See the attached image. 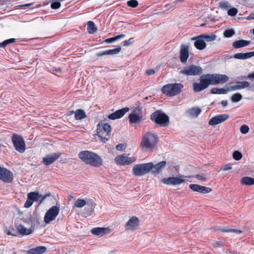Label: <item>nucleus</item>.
Wrapping results in <instances>:
<instances>
[{
	"label": "nucleus",
	"mask_w": 254,
	"mask_h": 254,
	"mask_svg": "<svg viewBox=\"0 0 254 254\" xmlns=\"http://www.w3.org/2000/svg\"><path fill=\"white\" fill-rule=\"evenodd\" d=\"M228 79V77L225 74H205L200 76L199 83L194 82L193 83V90L195 92H200L207 88L209 85L224 83L227 82Z\"/></svg>",
	"instance_id": "f257e3e1"
},
{
	"label": "nucleus",
	"mask_w": 254,
	"mask_h": 254,
	"mask_svg": "<svg viewBox=\"0 0 254 254\" xmlns=\"http://www.w3.org/2000/svg\"><path fill=\"white\" fill-rule=\"evenodd\" d=\"M78 156L82 161L94 167H99L103 163L100 156L91 151L87 150L81 151L79 153Z\"/></svg>",
	"instance_id": "f03ea898"
},
{
	"label": "nucleus",
	"mask_w": 254,
	"mask_h": 254,
	"mask_svg": "<svg viewBox=\"0 0 254 254\" xmlns=\"http://www.w3.org/2000/svg\"><path fill=\"white\" fill-rule=\"evenodd\" d=\"M158 137L153 132H149L144 135L140 143V147L143 149L153 150L156 148Z\"/></svg>",
	"instance_id": "7ed1b4c3"
},
{
	"label": "nucleus",
	"mask_w": 254,
	"mask_h": 254,
	"mask_svg": "<svg viewBox=\"0 0 254 254\" xmlns=\"http://www.w3.org/2000/svg\"><path fill=\"white\" fill-rule=\"evenodd\" d=\"M111 132V126L107 123H100L97 128V135L101 141L105 143L108 140Z\"/></svg>",
	"instance_id": "20e7f679"
},
{
	"label": "nucleus",
	"mask_w": 254,
	"mask_h": 254,
	"mask_svg": "<svg viewBox=\"0 0 254 254\" xmlns=\"http://www.w3.org/2000/svg\"><path fill=\"white\" fill-rule=\"evenodd\" d=\"M183 87L182 83L168 84L163 86L161 91L167 95L174 96L181 93Z\"/></svg>",
	"instance_id": "39448f33"
},
{
	"label": "nucleus",
	"mask_w": 254,
	"mask_h": 254,
	"mask_svg": "<svg viewBox=\"0 0 254 254\" xmlns=\"http://www.w3.org/2000/svg\"><path fill=\"white\" fill-rule=\"evenodd\" d=\"M152 166V162L137 164L133 166L132 173L136 176H142L151 171Z\"/></svg>",
	"instance_id": "423d86ee"
},
{
	"label": "nucleus",
	"mask_w": 254,
	"mask_h": 254,
	"mask_svg": "<svg viewBox=\"0 0 254 254\" xmlns=\"http://www.w3.org/2000/svg\"><path fill=\"white\" fill-rule=\"evenodd\" d=\"M190 176L180 175L178 177L164 178L162 180V182L166 185L178 186L186 182L188 180L187 178H190Z\"/></svg>",
	"instance_id": "0eeeda50"
},
{
	"label": "nucleus",
	"mask_w": 254,
	"mask_h": 254,
	"mask_svg": "<svg viewBox=\"0 0 254 254\" xmlns=\"http://www.w3.org/2000/svg\"><path fill=\"white\" fill-rule=\"evenodd\" d=\"M151 119L156 124L163 127H166L169 124L168 116L160 111L153 113L151 116Z\"/></svg>",
	"instance_id": "6e6552de"
},
{
	"label": "nucleus",
	"mask_w": 254,
	"mask_h": 254,
	"mask_svg": "<svg viewBox=\"0 0 254 254\" xmlns=\"http://www.w3.org/2000/svg\"><path fill=\"white\" fill-rule=\"evenodd\" d=\"M202 72V68L195 65H190L182 68L180 73L187 76H194L200 75Z\"/></svg>",
	"instance_id": "1a4fd4ad"
},
{
	"label": "nucleus",
	"mask_w": 254,
	"mask_h": 254,
	"mask_svg": "<svg viewBox=\"0 0 254 254\" xmlns=\"http://www.w3.org/2000/svg\"><path fill=\"white\" fill-rule=\"evenodd\" d=\"M11 140L15 149L20 153H23L25 150V141L20 135L14 134L12 137Z\"/></svg>",
	"instance_id": "9d476101"
},
{
	"label": "nucleus",
	"mask_w": 254,
	"mask_h": 254,
	"mask_svg": "<svg viewBox=\"0 0 254 254\" xmlns=\"http://www.w3.org/2000/svg\"><path fill=\"white\" fill-rule=\"evenodd\" d=\"M60 212V207L57 206H54L51 207L46 213L44 216V221L46 223L49 224L54 220Z\"/></svg>",
	"instance_id": "9b49d317"
},
{
	"label": "nucleus",
	"mask_w": 254,
	"mask_h": 254,
	"mask_svg": "<svg viewBox=\"0 0 254 254\" xmlns=\"http://www.w3.org/2000/svg\"><path fill=\"white\" fill-rule=\"evenodd\" d=\"M135 160V157H128L126 154L118 155L115 158V162L117 164L121 165H127L134 162Z\"/></svg>",
	"instance_id": "f8f14e48"
},
{
	"label": "nucleus",
	"mask_w": 254,
	"mask_h": 254,
	"mask_svg": "<svg viewBox=\"0 0 254 254\" xmlns=\"http://www.w3.org/2000/svg\"><path fill=\"white\" fill-rule=\"evenodd\" d=\"M142 117V109L140 107L134 108L129 116V121L132 124L139 122Z\"/></svg>",
	"instance_id": "ddd939ff"
},
{
	"label": "nucleus",
	"mask_w": 254,
	"mask_h": 254,
	"mask_svg": "<svg viewBox=\"0 0 254 254\" xmlns=\"http://www.w3.org/2000/svg\"><path fill=\"white\" fill-rule=\"evenodd\" d=\"M13 174L7 169L0 167V179L5 183H10L13 180Z\"/></svg>",
	"instance_id": "4468645a"
},
{
	"label": "nucleus",
	"mask_w": 254,
	"mask_h": 254,
	"mask_svg": "<svg viewBox=\"0 0 254 254\" xmlns=\"http://www.w3.org/2000/svg\"><path fill=\"white\" fill-rule=\"evenodd\" d=\"M229 118V115L226 114L217 115L212 117L209 120L208 124L210 126H215L225 122Z\"/></svg>",
	"instance_id": "2eb2a0df"
},
{
	"label": "nucleus",
	"mask_w": 254,
	"mask_h": 254,
	"mask_svg": "<svg viewBox=\"0 0 254 254\" xmlns=\"http://www.w3.org/2000/svg\"><path fill=\"white\" fill-rule=\"evenodd\" d=\"M61 155V154L60 152L47 155L43 158V162L45 165H49L57 160Z\"/></svg>",
	"instance_id": "dca6fc26"
},
{
	"label": "nucleus",
	"mask_w": 254,
	"mask_h": 254,
	"mask_svg": "<svg viewBox=\"0 0 254 254\" xmlns=\"http://www.w3.org/2000/svg\"><path fill=\"white\" fill-rule=\"evenodd\" d=\"M189 187L193 191L202 193H208L211 190V189L209 188L201 186L196 184H190L189 185Z\"/></svg>",
	"instance_id": "f3484780"
},
{
	"label": "nucleus",
	"mask_w": 254,
	"mask_h": 254,
	"mask_svg": "<svg viewBox=\"0 0 254 254\" xmlns=\"http://www.w3.org/2000/svg\"><path fill=\"white\" fill-rule=\"evenodd\" d=\"M128 111V108H124L122 109L118 110L115 112L109 115L108 116V118L111 120H116L120 119L122 118Z\"/></svg>",
	"instance_id": "a211bd4d"
},
{
	"label": "nucleus",
	"mask_w": 254,
	"mask_h": 254,
	"mask_svg": "<svg viewBox=\"0 0 254 254\" xmlns=\"http://www.w3.org/2000/svg\"><path fill=\"white\" fill-rule=\"evenodd\" d=\"M250 83L248 81H239L231 83L230 89L231 90H237L244 89L249 86Z\"/></svg>",
	"instance_id": "6ab92c4d"
},
{
	"label": "nucleus",
	"mask_w": 254,
	"mask_h": 254,
	"mask_svg": "<svg viewBox=\"0 0 254 254\" xmlns=\"http://www.w3.org/2000/svg\"><path fill=\"white\" fill-rule=\"evenodd\" d=\"M166 165V162L162 161L159 162L158 163L154 165L152 163V167L151 168V172L152 174H159L161 172Z\"/></svg>",
	"instance_id": "aec40b11"
},
{
	"label": "nucleus",
	"mask_w": 254,
	"mask_h": 254,
	"mask_svg": "<svg viewBox=\"0 0 254 254\" xmlns=\"http://www.w3.org/2000/svg\"><path fill=\"white\" fill-rule=\"evenodd\" d=\"M91 233L96 236H102L107 234L111 232V229L108 228L97 227L93 228L91 230Z\"/></svg>",
	"instance_id": "412c9836"
},
{
	"label": "nucleus",
	"mask_w": 254,
	"mask_h": 254,
	"mask_svg": "<svg viewBox=\"0 0 254 254\" xmlns=\"http://www.w3.org/2000/svg\"><path fill=\"white\" fill-rule=\"evenodd\" d=\"M121 50V48L119 47L115 49H108L104 50L97 54V55L99 57H102L105 55H114L118 54Z\"/></svg>",
	"instance_id": "4be33fe9"
},
{
	"label": "nucleus",
	"mask_w": 254,
	"mask_h": 254,
	"mask_svg": "<svg viewBox=\"0 0 254 254\" xmlns=\"http://www.w3.org/2000/svg\"><path fill=\"white\" fill-rule=\"evenodd\" d=\"M138 219L136 217H132L127 222L126 228L127 230L134 229L138 226Z\"/></svg>",
	"instance_id": "5701e85b"
},
{
	"label": "nucleus",
	"mask_w": 254,
	"mask_h": 254,
	"mask_svg": "<svg viewBox=\"0 0 254 254\" xmlns=\"http://www.w3.org/2000/svg\"><path fill=\"white\" fill-rule=\"evenodd\" d=\"M47 251V248L44 246L37 247L27 251V254H44Z\"/></svg>",
	"instance_id": "b1692460"
},
{
	"label": "nucleus",
	"mask_w": 254,
	"mask_h": 254,
	"mask_svg": "<svg viewBox=\"0 0 254 254\" xmlns=\"http://www.w3.org/2000/svg\"><path fill=\"white\" fill-rule=\"evenodd\" d=\"M27 196L33 202L39 200L40 202H42L45 198V196H43L42 194L36 192H31L28 193Z\"/></svg>",
	"instance_id": "393cba45"
},
{
	"label": "nucleus",
	"mask_w": 254,
	"mask_h": 254,
	"mask_svg": "<svg viewBox=\"0 0 254 254\" xmlns=\"http://www.w3.org/2000/svg\"><path fill=\"white\" fill-rule=\"evenodd\" d=\"M189 57V50L187 47L183 46L180 51V60L181 61L185 63L187 62Z\"/></svg>",
	"instance_id": "a878e982"
},
{
	"label": "nucleus",
	"mask_w": 254,
	"mask_h": 254,
	"mask_svg": "<svg viewBox=\"0 0 254 254\" xmlns=\"http://www.w3.org/2000/svg\"><path fill=\"white\" fill-rule=\"evenodd\" d=\"M201 112V110L199 107H194L190 109H189L187 110V113L188 116L192 117V118H196L197 117L199 114Z\"/></svg>",
	"instance_id": "bb28decb"
},
{
	"label": "nucleus",
	"mask_w": 254,
	"mask_h": 254,
	"mask_svg": "<svg viewBox=\"0 0 254 254\" xmlns=\"http://www.w3.org/2000/svg\"><path fill=\"white\" fill-rule=\"evenodd\" d=\"M254 56V52L246 53H237L234 55V58L239 60H246Z\"/></svg>",
	"instance_id": "cd10ccee"
},
{
	"label": "nucleus",
	"mask_w": 254,
	"mask_h": 254,
	"mask_svg": "<svg viewBox=\"0 0 254 254\" xmlns=\"http://www.w3.org/2000/svg\"><path fill=\"white\" fill-rule=\"evenodd\" d=\"M195 39L196 41L194 42V46L196 48L201 50L206 47V44L200 36Z\"/></svg>",
	"instance_id": "c85d7f7f"
},
{
	"label": "nucleus",
	"mask_w": 254,
	"mask_h": 254,
	"mask_svg": "<svg viewBox=\"0 0 254 254\" xmlns=\"http://www.w3.org/2000/svg\"><path fill=\"white\" fill-rule=\"evenodd\" d=\"M251 41L245 40H240L238 41H235L233 43V46L236 49L240 48L242 47H244L248 46Z\"/></svg>",
	"instance_id": "c756f323"
},
{
	"label": "nucleus",
	"mask_w": 254,
	"mask_h": 254,
	"mask_svg": "<svg viewBox=\"0 0 254 254\" xmlns=\"http://www.w3.org/2000/svg\"><path fill=\"white\" fill-rule=\"evenodd\" d=\"M71 113H74L75 119L77 120H82L86 117L84 111L81 109L77 110L75 112L71 111Z\"/></svg>",
	"instance_id": "7c9ffc66"
},
{
	"label": "nucleus",
	"mask_w": 254,
	"mask_h": 254,
	"mask_svg": "<svg viewBox=\"0 0 254 254\" xmlns=\"http://www.w3.org/2000/svg\"><path fill=\"white\" fill-rule=\"evenodd\" d=\"M18 232L23 235H29L32 233V230L30 229H26V228L22 225H19L17 227Z\"/></svg>",
	"instance_id": "2f4dec72"
},
{
	"label": "nucleus",
	"mask_w": 254,
	"mask_h": 254,
	"mask_svg": "<svg viewBox=\"0 0 254 254\" xmlns=\"http://www.w3.org/2000/svg\"><path fill=\"white\" fill-rule=\"evenodd\" d=\"M241 183L242 185H254V178H252L249 177H244L241 180Z\"/></svg>",
	"instance_id": "473e14b6"
},
{
	"label": "nucleus",
	"mask_w": 254,
	"mask_h": 254,
	"mask_svg": "<svg viewBox=\"0 0 254 254\" xmlns=\"http://www.w3.org/2000/svg\"><path fill=\"white\" fill-rule=\"evenodd\" d=\"M97 30V28L92 21H90L87 22V30L90 34L94 33Z\"/></svg>",
	"instance_id": "72a5a7b5"
},
{
	"label": "nucleus",
	"mask_w": 254,
	"mask_h": 254,
	"mask_svg": "<svg viewBox=\"0 0 254 254\" xmlns=\"http://www.w3.org/2000/svg\"><path fill=\"white\" fill-rule=\"evenodd\" d=\"M221 232H232L235 234H240L242 231L238 229H230L228 227H221L219 229Z\"/></svg>",
	"instance_id": "f704fd0d"
},
{
	"label": "nucleus",
	"mask_w": 254,
	"mask_h": 254,
	"mask_svg": "<svg viewBox=\"0 0 254 254\" xmlns=\"http://www.w3.org/2000/svg\"><path fill=\"white\" fill-rule=\"evenodd\" d=\"M204 41L211 42L215 40L216 38V35L214 34L210 35H200Z\"/></svg>",
	"instance_id": "c9c22d12"
},
{
	"label": "nucleus",
	"mask_w": 254,
	"mask_h": 254,
	"mask_svg": "<svg viewBox=\"0 0 254 254\" xmlns=\"http://www.w3.org/2000/svg\"><path fill=\"white\" fill-rule=\"evenodd\" d=\"M86 201L84 199H77L74 203V206L77 208H81L85 206Z\"/></svg>",
	"instance_id": "e433bc0d"
},
{
	"label": "nucleus",
	"mask_w": 254,
	"mask_h": 254,
	"mask_svg": "<svg viewBox=\"0 0 254 254\" xmlns=\"http://www.w3.org/2000/svg\"><path fill=\"white\" fill-rule=\"evenodd\" d=\"M212 94H226L227 90L223 88H213L211 90Z\"/></svg>",
	"instance_id": "4c0bfd02"
},
{
	"label": "nucleus",
	"mask_w": 254,
	"mask_h": 254,
	"mask_svg": "<svg viewBox=\"0 0 254 254\" xmlns=\"http://www.w3.org/2000/svg\"><path fill=\"white\" fill-rule=\"evenodd\" d=\"M242 99V96L240 93H235L231 97V101L233 102H238Z\"/></svg>",
	"instance_id": "58836bf2"
},
{
	"label": "nucleus",
	"mask_w": 254,
	"mask_h": 254,
	"mask_svg": "<svg viewBox=\"0 0 254 254\" xmlns=\"http://www.w3.org/2000/svg\"><path fill=\"white\" fill-rule=\"evenodd\" d=\"M16 39L14 38H11L6 40H5L3 42L0 43V48H4L7 45L15 42Z\"/></svg>",
	"instance_id": "ea45409f"
},
{
	"label": "nucleus",
	"mask_w": 254,
	"mask_h": 254,
	"mask_svg": "<svg viewBox=\"0 0 254 254\" xmlns=\"http://www.w3.org/2000/svg\"><path fill=\"white\" fill-rule=\"evenodd\" d=\"M235 34V31L233 29H227L224 32L225 37L229 38Z\"/></svg>",
	"instance_id": "a19ab883"
},
{
	"label": "nucleus",
	"mask_w": 254,
	"mask_h": 254,
	"mask_svg": "<svg viewBox=\"0 0 254 254\" xmlns=\"http://www.w3.org/2000/svg\"><path fill=\"white\" fill-rule=\"evenodd\" d=\"M242 157V154L239 151H235L233 153V157L235 160H240Z\"/></svg>",
	"instance_id": "79ce46f5"
},
{
	"label": "nucleus",
	"mask_w": 254,
	"mask_h": 254,
	"mask_svg": "<svg viewBox=\"0 0 254 254\" xmlns=\"http://www.w3.org/2000/svg\"><path fill=\"white\" fill-rule=\"evenodd\" d=\"M249 127L246 125H242L240 128V132L242 134H246L249 131Z\"/></svg>",
	"instance_id": "37998d69"
},
{
	"label": "nucleus",
	"mask_w": 254,
	"mask_h": 254,
	"mask_svg": "<svg viewBox=\"0 0 254 254\" xmlns=\"http://www.w3.org/2000/svg\"><path fill=\"white\" fill-rule=\"evenodd\" d=\"M128 6L131 7H136L138 4V2L136 0H130L127 2Z\"/></svg>",
	"instance_id": "c03bdc74"
},
{
	"label": "nucleus",
	"mask_w": 254,
	"mask_h": 254,
	"mask_svg": "<svg viewBox=\"0 0 254 254\" xmlns=\"http://www.w3.org/2000/svg\"><path fill=\"white\" fill-rule=\"evenodd\" d=\"M237 9L235 7H233L232 8L229 9L227 11L228 15L231 16H235L237 14Z\"/></svg>",
	"instance_id": "a18cd8bd"
},
{
	"label": "nucleus",
	"mask_w": 254,
	"mask_h": 254,
	"mask_svg": "<svg viewBox=\"0 0 254 254\" xmlns=\"http://www.w3.org/2000/svg\"><path fill=\"white\" fill-rule=\"evenodd\" d=\"M61 6V3L59 1H55L51 3V7L52 9H58Z\"/></svg>",
	"instance_id": "49530a36"
},
{
	"label": "nucleus",
	"mask_w": 254,
	"mask_h": 254,
	"mask_svg": "<svg viewBox=\"0 0 254 254\" xmlns=\"http://www.w3.org/2000/svg\"><path fill=\"white\" fill-rule=\"evenodd\" d=\"M33 203V201L30 199L29 197H27L26 201L24 204V207L26 208H28L30 207Z\"/></svg>",
	"instance_id": "de8ad7c7"
},
{
	"label": "nucleus",
	"mask_w": 254,
	"mask_h": 254,
	"mask_svg": "<svg viewBox=\"0 0 254 254\" xmlns=\"http://www.w3.org/2000/svg\"><path fill=\"white\" fill-rule=\"evenodd\" d=\"M195 177L198 180L201 181L202 182H205L207 180L206 178L203 175L198 174L196 175Z\"/></svg>",
	"instance_id": "09e8293b"
},
{
	"label": "nucleus",
	"mask_w": 254,
	"mask_h": 254,
	"mask_svg": "<svg viewBox=\"0 0 254 254\" xmlns=\"http://www.w3.org/2000/svg\"><path fill=\"white\" fill-rule=\"evenodd\" d=\"M220 7L226 9L228 8L229 6V3L227 1H222L220 3Z\"/></svg>",
	"instance_id": "8fccbe9b"
},
{
	"label": "nucleus",
	"mask_w": 254,
	"mask_h": 254,
	"mask_svg": "<svg viewBox=\"0 0 254 254\" xmlns=\"http://www.w3.org/2000/svg\"><path fill=\"white\" fill-rule=\"evenodd\" d=\"M116 149L118 150L123 151L125 149V146L124 144H119L116 146Z\"/></svg>",
	"instance_id": "3c124183"
},
{
	"label": "nucleus",
	"mask_w": 254,
	"mask_h": 254,
	"mask_svg": "<svg viewBox=\"0 0 254 254\" xmlns=\"http://www.w3.org/2000/svg\"><path fill=\"white\" fill-rule=\"evenodd\" d=\"M232 165L230 164H227L225 165L221 170L223 171H227L232 169Z\"/></svg>",
	"instance_id": "603ef678"
},
{
	"label": "nucleus",
	"mask_w": 254,
	"mask_h": 254,
	"mask_svg": "<svg viewBox=\"0 0 254 254\" xmlns=\"http://www.w3.org/2000/svg\"><path fill=\"white\" fill-rule=\"evenodd\" d=\"M155 72H156V71L153 69L147 70L146 71V73L148 75H153L155 73Z\"/></svg>",
	"instance_id": "864d4df0"
},
{
	"label": "nucleus",
	"mask_w": 254,
	"mask_h": 254,
	"mask_svg": "<svg viewBox=\"0 0 254 254\" xmlns=\"http://www.w3.org/2000/svg\"><path fill=\"white\" fill-rule=\"evenodd\" d=\"M132 39L131 38V39H129V40H127V41H125L124 42V46H128V45H129L131 44L132 42L131 41V40Z\"/></svg>",
	"instance_id": "5fc2aeb1"
},
{
	"label": "nucleus",
	"mask_w": 254,
	"mask_h": 254,
	"mask_svg": "<svg viewBox=\"0 0 254 254\" xmlns=\"http://www.w3.org/2000/svg\"><path fill=\"white\" fill-rule=\"evenodd\" d=\"M125 37V35L124 34H121V35H118L114 37H115V41H116L121 38H124Z\"/></svg>",
	"instance_id": "6e6d98bb"
},
{
	"label": "nucleus",
	"mask_w": 254,
	"mask_h": 254,
	"mask_svg": "<svg viewBox=\"0 0 254 254\" xmlns=\"http://www.w3.org/2000/svg\"><path fill=\"white\" fill-rule=\"evenodd\" d=\"M115 41V37L107 39L106 42L107 43H112Z\"/></svg>",
	"instance_id": "4d7b16f0"
},
{
	"label": "nucleus",
	"mask_w": 254,
	"mask_h": 254,
	"mask_svg": "<svg viewBox=\"0 0 254 254\" xmlns=\"http://www.w3.org/2000/svg\"><path fill=\"white\" fill-rule=\"evenodd\" d=\"M248 20H252L254 19V13L251 14L249 16H248L247 18Z\"/></svg>",
	"instance_id": "13d9d810"
},
{
	"label": "nucleus",
	"mask_w": 254,
	"mask_h": 254,
	"mask_svg": "<svg viewBox=\"0 0 254 254\" xmlns=\"http://www.w3.org/2000/svg\"><path fill=\"white\" fill-rule=\"evenodd\" d=\"M221 105L224 107H226L227 106V101L226 100H222L221 102Z\"/></svg>",
	"instance_id": "bf43d9fd"
},
{
	"label": "nucleus",
	"mask_w": 254,
	"mask_h": 254,
	"mask_svg": "<svg viewBox=\"0 0 254 254\" xmlns=\"http://www.w3.org/2000/svg\"><path fill=\"white\" fill-rule=\"evenodd\" d=\"M248 77L249 78H254V72L253 73L249 74L248 76Z\"/></svg>",
	"instance_id": "052dcab7"
},
{
	"label": "nucleus",
	"mask_w": 254,
	"mask_h": 254,
	"mask_svg": "<svg viewBox=\"0 0 254 254\" xmlns=\"http://www.w3.org/2000/svg\"><path fill=\"white\" fill-rule=\"evenodd\" d=\"M32 4H33L32 3H26V4H25L24 5H21V6L28 7V6H30L32 5Z\"/></svg>",
	"instance_id": "680f3d73"
},
{
	"label": "nucleus",
	"mask_w": 254,
	"mask_h": 254,
	"mask_svg": "<svg viewBox=\"0 0 254 254\" xmlns=\"http://www.w3.org/2000/svg\"><path fill=\"white\" fill-rule=\"evenodd\" d=\"M221 244L220 243H216V245H215V247H217V246H218V247H219V246H221Z\"/></svg>",
	"instance_id": "e2e57ef3"
},
{
	"label": "nucleus",
	"mask_w": 254,
	"mask_h": 254,
	"mask_svg": "<svg viewBox=\"0 0 254 254\" xmlns=\"http://www.w3.org/2000/svg\"><path fill=\"white\" fill-rule=\"evenodd\" d=\"M148 98H149V97H145V98H143V100H142L143 102H145V100H147V99H148Z\"/></svg>",
	"instance_id": "0e129e2a"
},
{
	"label": "nucleus",
	"mask_w": 254,
	"mask_h": 254,
	"mask_svg": "<svg viewBox=\"0 0 254 254\" xmlns=\"http://www.w3.org/2000/svg\"><path fill=\"white\" fill-rule=\"evenodd\" d=\"M7 234L8 235H11V233L10 232H8L7 233Z\"/></svg>",
	"instance_id": "69168bd1"
},
{
	"label": "nucleus",
	"mask_w": 254,
	"mask_h": 254,
	"mask_svg": "<svg viewBox=\"0 0 254 254\" xmlns=\"http://www.w3.org/2000/svg\"><path fill=\"white\" fill-rule=\"evenodd\" d=\"M57 71H60L61 70V69L60 68H58L56 70Z\"/></svg>",
	"instance_id": "338daca9"
},
{
	"label": "nucleus",
	"mask_w": 254,
	"mask_h": 254,
	"mask_svg": "<svg viewBox=\"0 0 254 254\" xmlns=\"http://www.w3.org/2000/svg\"><path fill=\"white\" fill-rule=\"evenodd\" d=\"M253 91H254V84L253 86Z\"/></svg>",
	"instance_id": "774afa93"
}]
</instances>
